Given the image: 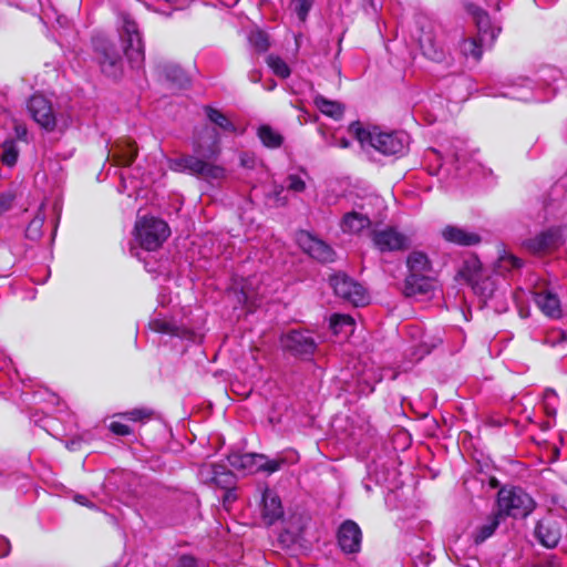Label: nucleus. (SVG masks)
Masks as SVG:
<instances>
[{"label": "nucleus", "instance_id": "nucleus-39", "mask_svg": "<svg viewBox=\"0 0 567 567\" xmlns=\"http://www.w3.org/2000/svg\"><path fill=\"white\" fill-rule=\"evenodd\" d=\"M18 159V148L13 141H6L2 144L1 161L7 166H13Z\"/></svg>", "mask_w": 567, "mask_h": 567}, {"label": "nucleus", "instance_id": "nucleus-56", "mask_svg": "<svg viewBox=\"0 0 567 567\" xmlns=\"http://www.w3.org/2000/svg\"><path fill=\"white\" fill-rule=\"evenodd\" d=\"M276 86V82L274 80L270 81L269 85L266 86V90H272Z\"/></svg>", "mask_w": 567, "mask_h": 567}, {"label": "nucleus", "instance_id": "nucleus-5", "mask_svg": "<svg viewBox=\"0 0 567 567\" xmlns=\"http://www.w3.org/2000/svg\"><path fill=\"white\" fill-rule=\"evenodd\" d=\"M409 275L405 279L404 292L409 297L426 295L433 288V281L427 276L431 262L427 256L421 251H412L406 260Z\"/></svg>", "mask_w": 567, "mask_h": 567}, {"label": "nucleus", "instance_id": "nucleus-11", "mask_svg": "<svg viewBox=\"0 0 567 567\" xmlns=\"http://www.w3.org/2000/svg\"><path fill=\"white\" fill-rule=\"evenodd\" d=\"M95 58L102 72L110 78H118L123 72L122 56L115 45L107 40H94Z\"/></svg>", "mask_w": 567, "mask_h": 567}, {"label": "nucleus", "instance_id": "nucleus-37", "mask_svg": "<svg viewBox=\"0 0 567 567\" xmlns=\"http://www.w3.org/2000/svg\"><path fill=\"white\" fill-rule=\"evenodd\" d=\"M267 63L277 76L286 79L290 75V68L281 58L269 55L267 58Z\"/></svg>", "mask_w": 567, "mask_h": 567}, {"label": "nucleus", "instance_id": "nucleus-33", "mask_svg": "<svg viewBox=\"0 0 567 567\" xmlns=\"http://www.w3.org/2000/svg\"><path fill=\"white\" fill-rule=\"evenodd\" d=\"M501 519H502V517L498 516L497 513H495L493 516H491L484 525H482L481 527L477 528V530L474 535V542L476 544H481L484 540H486L488 537H491L495 533L496 528L498 527Z\"/></svg>", "mask_w": 567, "mask_h": 567}, {"label": "nucleus", "instance_id": "nucleus-9", "mask_svg": "<svg viewBox=\"0 0 567 567\" xmlns=\"http://www.w3.org/2000/svg\"><path fill=\"white\" fill-rule=\"evenodd\" d=\"M290 183L286 187L275 183L274 179H265L260 186H254L252 190L257 196L259 190H262L266 195L265 204L269 207L284 206L288 200V194L290 192L300 193L305 190L306 184L303 179H289Z\"/></svg>", "mask_w": 567, "mask_h": 567}, {"label": "nucleus", "instance_id": "nucleus-27", "mask_svg": "<svg viewBox=\"0 0 567 567\" xmlns=\"http://www.w3.org/2000/svg\"><path fill=\"white\" fill-rule=\"evenodd\" d=\"M354 319L349 315L336 313L330 318V328L336 336L348 338L354 331Z\"/></svg>", "mask_w": 567, "mask_h": 567}, {"label": "nucleus", "instance_id": "nucleus-7", "mask_svg": "<svg viewBox=\"0 0 567 567\" xmlns=\"http://www.w3.org/2000/svg\"><path fill=\"white\" fill-rule=\"evenodd\" d=\"M477 38L464 39L460 43V50L464 56H471L478 61L483 54V47H491L501 32V29L491 24L489 17L484 11L475 14Z\"/></svg>", "mask_w": 567, "mask_h": 567}, {"label": "nucleus", "instance_id": "nucleus-34", "mask_svg": "<svg viewBox=\"0 0 567 567\" xmlns=\"http://www.w3.org/2000/svg\"><path fill=\"white\" fill-rule=\"evenodd\" d=\"M164 73L167 81L172 82L177 87H185L189 80L183 69L174 64H167L164 66Z\"/></svg>", "mask_w": 567, "mask_h": 567}, {"label": "nucleus", "instance_id": "nucleus-10", "mask_svg": "<svg viewBox=\"0 0 567 567\" xmlns=\"http://www.w3.org/2000/svg\"><path fill=\"white\" fill-rule=\"evenodd\" d=\"M330 286L336 296L359 307L368 303L369 296L363 286L344 274H336L330 278Z\"/></svg>", "mask_w": 567, "mask_h": 567}, {"label": "nucleus", "instance_id": "nucleus-16", "mask_svg": "<svg viewBox=\"0 0 567 567\" xmlns=\"http://www.w3.org/2000/svg\"><path fill=\"white\" fill-rule=\"evenodd\" d=\"M371 239L374 247L381 252L404 250L410 246L409 237L391 226L374 229L371 233Z\"/></svg>", "mask_w": 567, "mask_h": 567}, {"label": "nucleus", "instance_id": "nucleus-13", "mask_svg": "<svg viewBox=\"0 0 567 567\" xmlns=\"http://www.w3.org/2000/svg\"><path fill=\"white\" fill-rule=\"evenodd\" d=\"M298 246L303 252L319 262H332L336 259L333 248L320 238L315 237L306 230H300L296 235Z\"/></svg>", "mask_w": 567, "mask_h": 567}, {"label": "nucleus", "instance_id": "nucleus-31", "mask_svg": "<svg viewBox=\"0 0 567 567\" xmlns=\"http://www.w3.org/2000/svg\"><path fill=\"white\" fill-rule=\"evenodd\" d=\"M422 165L429 175H439L442 168V156L440 152L432 147L427 148L424 153Z\"/></svg>", "mask_w": 567, "mask_h": 567}, {"label": "nucleus", "instance_id": "nucleus-23", "mask_svg": "<svg viewBox=\"0 0 567 567\" xmlns=\"http://www.w3.org/2000/svg\"><path fill=\"white\" fill-rule=\"evenodd\" d=\"M284 515V508L279 496L271 489L266 488L262 493V516L268 524H272Z\"/></svg>", "mask_w": 567, "mask_h": 567}, {"label": "nucleus", "instance_id": "nucleus-17", "mask_svg": "<svg viewBox=\"0 0 567 567\" xmlns=\"http://www.w3.org/2000/svg\"><path fill=\"white\" fill-rule=\"evenodd\" d=\"M535 537L547 548L556 547L561 538L559 520L551 515L539 519L535 527Z\"/></svg>", "mask_w": 567, "mask_h": 567}, {"label": "nucleus", "instance_id": "nucleus-8", "mask_svg": "<svg viewBox=\"0 0 567 567\" xmlns=\"http://www.w3.org/2000/svg\"><path fill=\"white\" fill-rule=\"evenodd\" d=\"M28 111L32 118L48 132L62 131L66 126V122L56 116L51 102L43 95L31 96L28 102Z\"/></svg>", "mask_w": 567, "mask_h": 567}, {"label": "nucleus", "instance_id": "nucleus-20", "mask_svg": "<svg viewBox=\"0 0 567 567\" xmlns=\"http://www.w3.org/2000/svg\"><path fill=\"white\" fill-rule=\"evenodd\" d=\"M470 264L473 267L474 272L467 276L466 280L472 285L474 292L486 301L492 298L495 292V282L489 277L483 278L481 271L476 269L478 268L477 260L466 262V267L470 266Z\"/></svg>", "mask_w": 567, "mask_h": 567}, {"label": "nucleus", "instance_id": "nucleus-2", "mask_svg": "<svg viewBox=\"0 0 567 567\" xmlns=\"http://www.w3.org/2000/svg\"><path fill=\"white\" fill-rule=\"evenodd\" d=\"M228 461L234 468L249 474L258 472L272 474L286 465L296 464L299 461V454L295 450H287L274 458H268L260 453H234L229 455Z\"/></svg>", "mask_w": 567, "mask_h": 567}, {"label": "nucleus", "instance_id": "nucleus-53", "mask_svg": "<svg viewBox=\"0 0 567 567\" xmlns=\"http://www.w3.org/2000/svg\"><path fill=\"white\" fill-rule=\"evenodd\" d=\"M3 542H4V549L0 551V556H6L10 551V544H9V542L7 539H4Z\"/></svg>", "mask_w": 567, "mask_h": 567}, {"label": "nucleus", "instance_id": "nucleus-30", "mask_svg": "<svg viewBox=\"0 0 567 567\" xmlns=\"http://www.w3.org/2000/svg\"><path fill=\"white\" fill-rule=\"evenodd\" d=\"M519 81L517 84H512L508 91L501 95L518 101H528L530 99L532 81L528 79H520Z\"/></svg>", "mask_w": 567, "mask_h": 567}, {"label": "nucleus", "instance_id": "nucleus-26", "mask_svg": "<svg viewBox=\"0 0 567 567\" xmlns=\"http://www.w3.org/2000/svg\"><path fill=\"white\" fill-rule=\"evenodd\" d=\"M423 54L433 61H441L444 58L442 44L430 33L424 32L419 39Z\"/></svg>", "mask_w": 567, "mask_h": 567}, {"label": "nucleus", "instance_id": "nucleus-44", "mask_svg": "<svg viewBox=\"0 0 567 567\" xmlns=\"http://www.w3.org/2000/svg\"><path fill=\"white\" fill-rule=\"evenodd\" d=\"M382 374L381 373H374L373 372V375L370 378L369 375L364 374L362 377V382L365 384V388L362 390L363 392H367V393H371L374 391V385L379 382H381L382 380Z\"/></svg>", "mask_w": 567, "mask_h": 567}, {"label": "nucleus", "instance_id": "nucleus-18", "mask_svg": "<svg viewBox=\"0 0 567 567\" xmlns=\"http://www.w3.org/2000/svg\"><path fill=\"white\" fill-rule=\"evenodd\" d=\"M362 533L357 523L346 520L338 530V544L347 554L358 553L361 548Z\"/></svg>", "mask_w": 567, "mask_h": 567}, {"label": "nucleus", "instance_id": "nucleus-47", "mask_svg": "<svg viewBox=\"0 0 567 567\" xmlns=\"http://www.w3.org/2000/svg\"><path fill=\"white\" fill-rule=\"evenodd\" d=\"M13 202V196L10 194H3L0 196V216L7 212Z\"/></svg>", "mask_w": 567, "mask_h": 567}, {"label": "nucleus", "instance_id": "nucleus-58", "mask_svg": "<svg viewBox=\"0 0 567 567\" xmlns=\"http://www.w3.org/2000/svg\"><path fill=\"white\" fill-rule=\"evenodd\" d=\"M491 173H492V171H491V169H484V171L482 172V175L486 176V175H488V174H491Z\"/></svg>", "mask_w": 567, "mask_h": 567}, {"label": "nucleus", "instance_id": "nucleus-1", "mask_svg": "<svg viewBox=\"0 0 567 567\" xmlns=\"http://www.w3.org/2000/svg\"><path fill=\"white\" fill-rule=\"evenodd\" d=\"M348 131L367 152L374 150L384 156L399 158L410 150L411 136L403 130L385 131L379 126H363L360 122H353Z\"/></svg>", "mask_w": 567, "mask_h": 567}, {"label": "nucleus", "instance_id": "nucleus-28", "mask_svg": "<svg viewBox=\"0 0 567 567\" xmlns=\"http://www.w3.org/2000/svg\"><path fill=\"white\" fill-rule=\"evenodd\" d=\"M206 115L210 123L218 127L223 133L230 134L236 132V126L234 125V123L220 111L207 106Z\"/></svg>", "mask_w": 567, "mask_h": 567}, {"label": "nucleus", "instance_id": "nucleus-25", "mask_svg": "<svg viewBox=\"0 0 567 567\" xmlns=\"http://www.w3.org/2000/svg\"><path fill=\"white\" fill-rule=\"evenodd\" d=\"M442 236L446 241L462 246H472L480 243L478 235L456 226H446L442 231Z\"/></svg>", "mask_w": 567, "mask_h": 567}, {"label": "nucleus", "instance_id": "nucleus-21", "mask_svg": "<svg viewBox=\"0 0 567 567\" xmlns=\"http://www.w3.org/2000/svg\"><path fill=\"white\" fill-rule=\"evenodd\" d=\"M200 480L216 486L226 487L231 484L233 475L223 465L206 464L199 470Z\"/></svg>", "mask_w": 567, "mask_h": 567}, {"label": "nucleus", "instance_id": "nucleus-12", "mask_svg": "<svg viewBox=\"0 0 567 567\" xmlns=\"http://www.w3.org/2000/svg\"><path fill=\"white\" fill-rule=\"evenodd\" d=\"M565 244V229L550 227L537 236L525 240L524 247L533 255H547Z\"/></svg>", "mask_w": 567, "mask_h": 567}, {"label": "nucleus", "instance_id": "nucleus-46", "mask_svg": "<svg viewBox=\"0 0 567 567\" xmlns=\"http://www.w3.org/2000/svg\"><path fill=\"white\" fill-rule=\"evenodd\" d=\"M205 132L208 134L209 153H210V155H215L217 153V147H218V143H219V134L216 132L215 128L210 130L208 127L205 128Z\"/></svg>", "mask_w": 567, "mask_h": 567}, {"label": "nucleus", "instance_id": "nucleus-49", "mask_svg": "<svg viewBox=\"0 0 567 567\" xmlns=\"http://www.w3.org/2000/svg\"><path fill=\"white\" fill-rule=\"evenodd\" d=\"M334 145L340 148H348L350 145V142L346 137H340V138H336Z\"/></svg>", "mask_w": 567, "mask_h": 567}, {"label": "nucleus", "instance_id": "nucleus-24", "mask_svg": "<svg viewBox=\"0 0 567 567\" xmlns=\"http://www.w3.org/2000/svg\"><path fill=\"white\" fill-rule=\"evenodd\" d=\"M371 219L368 215L359 212L346 213L340 220V228L344 234L355 235L369 228Z\"/></svg>", "mask_w": 567, "mask_h": 567}, {"label": "nucleus", "instance_id": "nucleus-57", "mask_svg": "<svg viewBox=\"0 0 567 567\" xmlns=\"http://www.w3.org/2000/svg\"><path fill=\"white\" fill-rule=\"evenodd\" d=\"M453 155H454V157H455L457 161H458V159L461 158V156H462V155L460 154V152H458V151H455Z\"/></svg>", "mask_w": 567, "mask_h": 567}, {"label": "nucleus", "instance_id": "nucleus-38", "mask_svg": "<svg viewBox=\"0 0 567 567\" xmlns=\"http://www.w3.org/2000/svg\"><path fill=\"white\" fill-rule=\"evenodd\" d=\"M315 0H290V9L297 14L300 22H306Z\"/></svg>", "mask_w": 567, "mask_h": 567}, {"label": "nucleus", "instance_id": "nucleus-50", "mask_svg": "<svg viewBox=\"0 0 567 567\" xmlns=\"http://www.w3.org/2000/svg\"><path fill=\"white\" fill-rule=\"evenodd\" d=\"M121 185L118 187V190L122 193V192H125L126 188H127V185H126V182L130 181L131 184H134L135 182H138L140 179H121Z\"/></svg>", "mask_w": 567, "mask_h": 567}, {"label": "nucleus", "instance_id": "nucleus-55", "mask_svg": "<svg viewBox=\"0 0 567 567\" xmlns=\"http://www.w3.org/2000/svg\"><path fill=\"white\" fill-rule=\"evenodd\" d=\"M204 137L202 136H198L197 141H196V151L197 152H200V148L203 147V143H204Z\"/></svg>", "mask_w": 567, "mask_h": 567}, {"label": "nucleus", "instance_id": "nucleus-29", "mask_svg": "<svg viewBox=\"0 0 567 567\" xmlns=\"http://www.w3.org/2000/svg\"><path fill=\"white\" fill-rule=\"evenodd\" d=\"M315 104L321 113L334 120L341 118L344 112L343 106L339 102L330 101L321 95L315 97Z\"/></svg>", "mask_w": 567, "mask_h": 567}, {"label": "nucleus", "instance_id": "nucleus-19", "mask_svg": "<svg viewBox=\"0 0 567 567\" xmlns=\"http://www.w3.org/2000/svg\"><path fill=\"white\" fill-rule=\"evenodd\" d=\"M137 154V147L134 141L130 138L118 140L111 145L109 157L113 159L115 165L128 166L133 163Z\"/></svg>", "mask_w": 567, "mask_h": 567}, {"label": "nucleus", "instance_id": "nucleus-54", "mask_svg": "<svg viewBox=\"0 0 567 567\" xmlns=\"http://www.w3.org/2000/svg\"><path fill=\"white\" fill-rule=\"evenodd\" d=\"M75 501H76V503H79L81 505H86V498L83 495H76Z\"/></svg>", "mask_w": 567, "mask_h": 567}, {"label": "nucleus", "instance_id": "nucleus-6", "mask_svg": "<svg viewBox=\"0 0 567 567\" xmlns=\"http://www.w3.org/2000/svg\"><path fill=\"white\" fill-rule=\"evenodd\" d=\"M120 38L124 47V53L134 69L144 64V42L138 25L130 13L120 14Z\"/></svg>", "mask_w": 567, "mask_h": 567}, {"label": "nucleus", "instance_id": "nucleus-4", "mask_svg": "<svg viewBox=\"0 0 567 567\" xmlns=\"http://www.w3.org/2000/svg\"><path fill=\"white\" fill-rule=\"evenodd\" d=\"M171 235L167 223L158 217L145 215L137 217L133 230L135 241L147 251H155L162 247Z\"/></svg>", "mask_w": 567, "mask_h": 567}, {"label": "nucleus", "instance_id": "nucleus-43", "mask_svg": "<svg viewBox=\"0 0 567 567\" xmlns=\"http://www.w3.org/2000/svg\"><path fill=\"white\" fill-rule=\"evenodd\" d=\"M250 41L260 51H266L269 47L268 39H267L266 34L261 31L251 33Z\"/></svg>", "mask_w": 567, "mask_h": 567}, {"label": "nucleus", "instance_id": "nucleus-41", "mask_svg": "<svg viewBox=\"0 0 567 567\" xmlns=\"http://www.w3.org/2000/svg\"><path fill=\"white\" fill-rule=\"evenodd\" d=\"M44 224L43 216H35L28 225L25 229V235L30 239H37L41 235V229Z\"/></svg>", "mask_w": 567, "mask_h": 567}, {"label": "nucleus", "instance_id": "nucleus-42", "mask_svg": "<svg viewBox=\"0 0 567 567\" xmlns=\"http://www.w3.org/2000/svg\"><path fill=\"white\" fill-rule=\"evenodd\" d=\"M151 328L161 333H174V326L165 319H154L151 321Z\"/></svg>", "mask_w": 567, "mask_h": 567}, {"label": "nucleus", "instance_id": "nucleus-59", "mask_svg": "<svg viewBox=\"0 0 567 567\" xmlns=\"http://www.w3.org/2000/svg\"><path fill=\"white\" fill-rule=\"evenodd\" d=\"M0 109H1V111L6 112L3 107H0Z\"/></svg>", "mask_w": 567, "mask_h": 567}, {"label": "nucleus", "instance_id": "nucleus-22", "mask_svg": "<svg viewBox=\"0 0 567 567\" xmlns=\"http://www.w3.org/2000/svg\"><path fill=\"white\" fill-rule=\"evenodd\" d=\"M534 301L547 317L559 318L561 316L560 300L556 293L547 289L535 291Z\"/></svg>", "mask_w": 567, "mask_h": 567}, {"label": "nucleus", "instance_id": "nucleus-45", "mask_svg": "<svg viewBox=\"0 0 567 567\" xmlns=\"http://www.w3.org/2000/svg\"><path fill=\"white\" fill-rule=\"evenodd\" d=\"M109 429L112 433L118 436H126L132 433V430L128 425L116 421L111 422Z\"/></svg>", "mask_w": 567, "mask_h": 567}, {"label": "nucleus", "instance_id": "nucleus-32", "mask_svg": "<svg viewBox=\"0 0 567 567\" xmlns=\"http://www.w3.org/2000/svg\"><path fill=\"white\" fill-rule=\"evenodd\" d=\"M258 136L266 147L277 148L284 142L282 135L269 125H261L258 128Z\"/></svg>", "mask_w": 567, "mask_h": 567}, {"label": "nucleus", "instance_id": "nucleus-36", "mask_svg": "<svg viewBox=\"0 0 567 567\" xmlns=\"http://www.w3.org/2000/svg\"><path fill=\"white\" fill-rule=\"evenodd\" d=\"M522 267V260L512 254L504 252L497 260L496 271L501 275Z\"/></svg>", "mask_w": 567, "mask_h": 567}, {"label": "nucleus", "instance_id": "nucleus-51", "mask_svg": "<svg viewBox=\"0 0 567 567\" xmlns=\"http://www.w3.org/2000/svg\"><path fill=\"white\" fill-rule=\"evenodd\" d=\"M544 71H547V72H549V73H550V79H551L553 81H556V80H557V78H558V75H559V71H557V70H555V69H551V68H547V69H545Z\"/></svg>", "mask_w": 567, "mask_h": 567}, {"label": "nucleus", "instance_id": "nucleus-48", "mask_svg": "<svg viewBox=\"0 0 567 567\" xmlns=\"http://www.w3.org/2000/svg\"><path fill=\"white\" fill-rule=\"evenodd\" d=\"M250 300V295L241 288L240 293L238 295V302L241 305H247Z\"/></svg>", "mask_w": 567, "mask_h": 567}, {"label": "nucleus", "instance_id": "nucleus-14", "mask_svg": "<svg viewBox=\"0 0 567 567\" xmlns=\"http://www.w3.org/2000/svg\"><path fill=\"white\" fill-rule=\"evenodd\" d=\"M169 168L179 174L188 175H206L207 177H220L223 171L219 167H213L207 162L199 159L193 155H183L177 158L169 159Z\"/></svg>", "mask_w": 567, "mask_h": 567}, {"label": "nucleus", "instance_id": "nucleus-35", "mask_svg": "<svg viewBox=\"0 0 567 567\" xmlns=\"http://www.w3.org/2000/svg\"><path fill=\"white\" fill-rule=\"evenodd\" d=\"M239 165L246 171L256 172L261 174L264 171V163L254 153L241 152L239 154Z\"/></svg>", "mask_w": 567, "mask_h": 567}, {"label": "nucleus", "instance_id": "nucleus-15", "mask_svg": "<svg viewBox=\"0 0 567 567\" xmlns=\"http://www.w3.org/2000/svg\"><path fill=\"white\" fill-rule=\"evenodd\" d=\"M280 341L282 348L296 357H311L317 349L315 338L306 330H291L285 333Z\"/></svg>", "mask_w": 567, "mask_h": 567}, {"label": "nucleus", "instance_id": "nucleus-52", "mask_svg": "<svg viewBox=\"0 0 567 567\" xmlns=\"http://www.w3.org/2000/svg\"><path fill=\"white\" fill-rule=\"evenodd\" d=\"M249 79L251 82H258L260 80V73L258 71H252L249 74Z\"/></svg>", "mask_w": 567, "mask_h": 567}, {"label": "nucleus", "instance_id": "nucleus-40", "mask_svg": "<svg viewBox=\"0 0 567 567\" xmlns=\"http://www.w3.org/2000/svg\"><path fill=\"white\" fill-rule=\"evenodd\" d=\"M153 411L146 408H140V409H133L131 411H127L125 413H122L121 416L133 421V422H145L152 419Z\"/></svg>", "mask_w": 567, "mask_h": 567}, {"label": "nucleus", "instance_id": "nucleus-3", "mask_svg": "<svg viewBox=\"0 0 567 567\" xmlns=\"http://www.w3.org/2000/svg\"><path fill=\"white\" fill-rule=\"evenodd\" d=\"M497 514L502 518H525L535 509L534 498L519 486L505 485L496 496Z\"/></svg>", "mask_w": 567, "mask_h": 567}]
</instances>
